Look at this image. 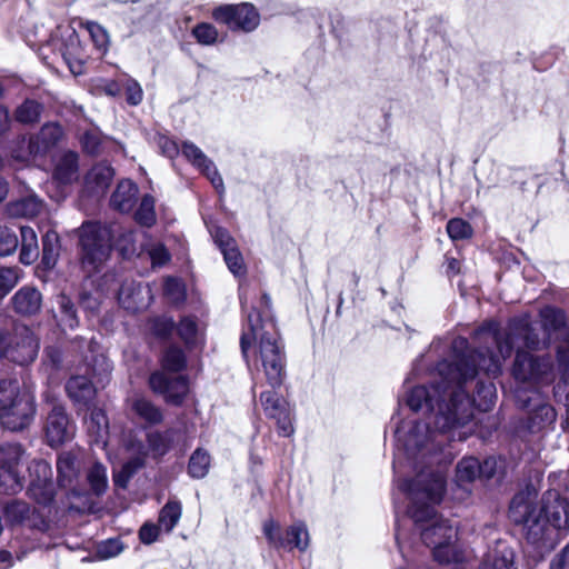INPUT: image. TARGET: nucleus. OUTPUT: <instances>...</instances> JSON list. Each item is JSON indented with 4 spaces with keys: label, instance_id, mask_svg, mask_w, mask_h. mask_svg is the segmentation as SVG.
I'll list each match as a JSON object with an SVG mask.
<instances>
[{
    "label": "nucleus",
    "instance_id": "28",
    "mask_svg": "<svg viewBox=\"0 0 569 569\" xmlns=\"http://www.w3.org/2000/svg\"><path fill=\"white\" fill-rule=\"evenodd\" d=\"M557 413L555 409L548 403L538 405L529 417V428L532 431L541 430L556 420Z\"/></svg>",
    "mask_w": 569,
    "mask_h": 569
},
{
    "label": "nucleus",
    "instance_id": "2",
    "mask_svg": "<svg viewBox=\"0 0 569 569\" xmlns=\"http://www.w3.org/2000/svg\"><path fill=\"white\" fill-rule=\"evenodd\" d=\"M410 499L408 512L420 530L422 542L431 549L440 563L459 562L463 550L459 543L458 529L450 520L438 516L433 505L439 503L445 492V479L440 473L426 477L419 475L413 481L399 485Z\"/></svg>",
    "mask_w": 569,
    "mask_h": 569
},
{
    "label": "nucleus",
    "instance_id": "19",
    "mask_svg": "<svg viewBox=\"0 0 569 569\" xmlns=\"http://www.w3.org/2000/svg\"><path fill=\"white\" fill-rule=\"evenodd\" d=\"M69 32L68 41L59 47V51L73 74L82 73V50L79 37L74 30Z\"/></svg>",
    "mask_w": 569,
    "mask_h": 569
},
{
    "label": "nucleus",
    "instance_id": "62",
    "mask_svg": "<svg viewBox=\"0 0 569 569\" xmlns=\"http://www.w3.org/2000/svg\"><path fill=\"white\" fill-rule=\"evenodd\" d=\"M551 569H569V545L565 547L561 555L553 561Z\"/></svg>",
    "mask_w": 569,
    "mask_h": 569
},
{
    "label": "nucleus",
    "instance_id": "14",
    "mask_svg": "<svg viewBox=\"0 0 569 569\" xmlns=\"http://www.w3.org/2000/svg\"><path fill=\"white\" fill-rule=\"evenodd\" d=\"M266 416L273 419L279 433L289 437L293 432L291 412L288 403L276 391H266L260 396Z\"/></svg>",
    "mask_w": 569,
    "mask_h": 569
},
{
    "label": "nucleus",
    "instance_id": "12",
    "mask_svg": "<svg viewBox=\"0 0 569 569\" xmlns=\"http://www.w3.org/2000/svg\"><path fill=\"white\" fill-rule=\"evenodd\" d=\"M30 485L28 493L40 505H49L54 498L51 467L47 461L36 460L29 466Z\"/></svg>",
    "mask_w": 569,
    "mask_h": 569
},
{
    "label": "nucleus",
    "instance_id": "38",
    "mask_svg": "<svg viewBox=\"0 0 569 569\" xmlns=\"http://www.w3.org/2000/svg\"><path fill=\"white\" fill-rule=\"evenodd\" d=\"M210 467V456L202 449H197L189 460V473L193 478H203Z\"/></svg>",
    "mask_w": 569,
    "mask_h": 569
},
{
    "label": "nucleus",
    "instance_id": "21",
    "mask_svg": "<svg viewBox=\"0 0 569 569\" xmlns=\"http://www.w3.org/2000/svg\"><path fill=\"white\" fill-rule=\"evenodd\" d=\"M138 187L131 180H122L118 183L111 197V204L121 212H129L137 199Z\"/></svg>",
    "mask_w": 569,
    "mask_h": 569
},
{
    "label": "nucleus",
    "instance_id": "6",
    "mask_svg": "<svg viewBox=\"0 0 569 569\" xmlns=\"http://www.w3.org/2000/svg\"><path fill=\"white\" fill-rule=\"evenodd\" d=\"M40 343L33 331L18 325L9 333L0 332V356L20 366L32 363L39 352Z\"/></svg>",
    "mask_w": 569,
    "mask_h": 569
},
{
    "label": "nucleus",
    "instance_id": "44",
    "mask_svg": "<svg viewBox=\"0 0 569 569\" xmlns=\"http://www.w3.org/2000/svg\"><path fill=\"white\" fill-rule=\"evenodd\" d=\"M87 29L97 50L104 54L110 44L107 30L99 23L92 21L87 23Z\"/></svg>",
    "mask_w": 569,
    "mask_h": 569
},
{
    "label": "nucleus",
    "instance_id": "16",
    "mask_svg": "<svg viewBox=\"0 0 569 569\" xmlns=\"http://www.w3.org/2000/svg\"><path fill=\"white\" fill-rule=\"evenodd\" d=\"M10 301L16 313L30 317L41 310L42 295L36 287L23 286L12 296Z\"/></svg>",
    "mask_w": 569,
    "mask_h": 569
},
{
    "label": "nucleus",
    "instance_id": "26",
    "mask_svg": "<svg viewBox=\"0 0 569 569\" xmlns=\"http://www.w3.org/2000/svg\"><path fill=\"white\" fill-rule=\"evenodd\" d=\"M79 463L71 452H62L57 460L58 480L61 486H68L78 476Z\"/></svg>",
    "mask_w": 569,
    "mask_h": 569
},
{
    "label": "nucleus",
    "instance_id": "47",
    "mask_svg": "<svg viewBox=\"0 0 569 569\" xmlns=\"http://www.w3.org/2000/svg\"><path fill=\"white\" fill-rule=\"evenodd\" d=\"M447 232L452 240H462L472 236V228L466 220L453 218L447 223Z\"/></svg>",
    "mask_w": 569,
    "mask_h": 569
},
{
    "label": "nucleus",
    "instance_id": "46",
    "mask_svg": "<svg viewBox=\"0 0 569 569\" xmlns=\"http://www.w3.org/2000/svg\"><path fill=\"white\" fill-rule=\"evenodd\" d=\"M0 463L6 467L12 465L17 469L24 452L18 443H6L0 446Z\"/></svg>",
    "mask_w": 569,
    "mask_h": 569
},
{
    "label": "nucleus",
    "instance_id": "11",
    "mask_svg": "<svg viewBox=\"0 0 569 569\" xmlns=\"http://www.w3.org/2000/svg\"><path fill=\"white\" fill-rule=\"evenodd\" d=\"M34 415V400L29 392H22L18 400L0 409L3 428L19 431L30 425Z\"/></svg>",
    "mask_w": 569,
    "mask_h": 569
},
{
    "label": "nucleus",
    "instance_id": "8",
    "mask_svg": "<svg viewBox=\"0 0 569 569\" xmlns=\"http://www.w3.org/2000/svg\"><path fill=\"white\" fill-rule=\"evenodd\" d=\"M263 533L269 545L276 549L291 550L297 548L303 551L309 545L308 530L301 522L290 526L283 535L279 523L270 519L263 523Z\"/></svg>",
    "mask_w": 569,
    "mask_h": 569
},
{
    "label": "nucleus",
    "instance_id": "20",
    "mask_svg": "<svg viewBox=\"0 0 569 569\" xmlns=\"http://www.w3.org/2000/svg\"><path fill=\"white\" fill-rule=\"evenodd\" d=\"M513 551L506 543L498 542L486 555L479 569H516Z\"/></svg>",
    "mask_w": 569,
    "mask_h": 569
},
{
    "label": "nucleus",
    "instance_id": "33",
    "mask_svg": "<svg viewBox=\"0 0 569 569\" xmlns=\"http://www.w3.org/2000/svg\"><path fill=\"white\" fill-rule=\"evenodd\" d=\"M182 512L181 503L178 501L167 502L159 515V527L166 532H170L178 521L180 520Z\"/></svg>",
    "mask_w": 569,
    "mask_h": 569
},
{
    "label": "nucleus",
    "instance_id": "64",
    "mask_svg": "<svg viewBox=\"0 0 569 569\" xmlns=\"http://www.w3.org/2000/svg\"><path fill=\"white\" fill-rule=\"evenodd\" d=\"M121 87L118 81L110 80L104 84L106 93L110 97H117L121 92Z\"/></svg>",
    "mask_w": 569,
    "mask_h": 569
},
{
    "label": "nucleus",
    "instance_id": "29",
    "mask_svg": "<svg viewBox=\"0 0 569 569\" xmlns=\"http://www.w3.org/2000/svg\"><path fill=\"white\" fill-rule=\"evenodd\" d=\"M22 489V481L18 470L9 465L6 467L0 463V492L6 495H14Z\"/></svg>",
    "mask_w": 569,
    "mask_h": 569
},
{
    "label": "nucleus",
    "instance_id": "35",
    "mask_svg": "<svg viewBox=\"0 0 569 569\" xmlns=\"http://www.w3.org/2000/svg\"><path fill=\"white\" fill-rule=\"evenodd\" d=\"M87 480L96 496L104 493L108 488L106 467L101 463H94L88 471Z\"/></svg>",
    "mask_w": 569,
    "mask_h": 569
},
{
    "label": "nucleus",
    "instance_id": "57",
    "mask_svg": "<svg viewBox=\"0 0 569 569\" xmlns=\"http://www.w3.org/2000/svg\"><path fill=\"white\" fill-rule=\"evenodd\" d=\"M149 256L153 266H163L170 259L168 250L162 244H156L149 250Z\"/></svg>",
    "mask_w": 569,
    "mask_h": 569
},
{
    "label": "nucleus",
    "instance_id": "1",
    "mask_svg": "<svg viewBox=\"0 0 569 569\" xmlns=\"http://www.w3.org/2000/svg\"><path fill=\"white\" fill-rule=\"evenodd\" d=\"M480 358L477 355L458 356L453 363L439 362L437 370L441 381L430 388L415 387L407 399L408 406L418 411L426 408L432 413L430 421L435 425V431L429 428V422H417L402 439V431L397 429V438L403 442V448L409 456H413L435 440V432H447L456 427L465 426L473 415L475 400L463 391L462 383L476 377Z\"/></svg>",
    "mask_w": 569,
    "mask_h": 569
},
{
    "label": "nucleus",
    "instance_id": "40",
    "mask_svg": "<svg viewBox=\"0 0 569 569\" xmlns=\"http://www.w3.org/2000/svg\"><path fill=\"white\" fill-rule=\"evenodd\" d=\"M161 363L163 370L170 372H179L186 366V357L181 349L177 347H170L166 350Z\"/></svg>",
    "mask_w": 569,
    "mask_h": 569
},
{
    "label": "nucleus",
    "instance_id": "42",
    "mask_svg": "<svg viewBox=\"0 0 569 569\" xmlns=\"http://www.w3.org/2000/svg\"><path fill=\"white\" fill-rule=\"evenodd\" d=\"M134 217L141 226L150 227L156 222L153 197L147 194L142 198Z\"/></svg>",
    "mask_w": 569,
    "mask_h": 569
},
{
    "label": "nucleus",
    "instance_id": "53",
    "mask_svg": "<svg viewBox=\"0 0 569 569\" xmlns=\"http://www.w3.org/2000/svg\"><path fill=\"white\" fill-rule=\"evenodd\" d=\"M63 138V128L58 122H48L40 130L39 142H60Z\"/></svg>",
    "mask_w": 569,
    "mask_h": 569
},
{
    "label": "nucleus",
    "instance_id": "5",
    "mask_svg": "<svg viewBox=\"0 0 569 569\" xmlns=\"http://www.w3.org/2000/svg\"><path fill=\"white\" fill-rule=\"evenodd\" d=\"M112 233L108 227L83 223L79 231L80 261L87 273L98 271L111 253Z\"/></svg>",
    "mask_w": 569,
    "mask_h": 569
},
{
    "label": "nucleus",
    "instance_id": "34",
    "mask_svg": "<svg viewBox=\"0 0 569 569\" xmlns=\"http://www.w3.org/2000/svg\"><path fill=\"white\" fill-rule=\"evenodd\" d=\"M57 305L60 311L59 322L67 328L73 329L78 325L77 312L71 299L66 295L57 296Z\"/></svg>",
    "mask_w": 569,
    "mask_h": 569
},
{
    "label": "nucleus",
    "instance_id": "61",
    "mask_svg": "<svg viewBox=\"0 0 569 569\" xmlns=\"http://www.w3.org/2000/svg\"><path fill=\"white\" fill-rule=\"evenodd\" d=\"M134 469H136V466H133L131 462L126 463L122 468L121 473L114 478L116 485L124 487L127 479L131 477Z\"/></svg>",
    "mask_w": 569,
    "mask_h": 569
},
{
    "label": "nucleus",
    "instance_id": "49",
    "mask_svg": "<svg viewBox=\"0 0 569 569\" xmlns=\"http://www.w3.org/2000/svg\"><path fill=\"white\" fill-rule=\"evenodd\" d=\"M17 234L7 227L0 226V256H10L18 248Z\"/></svg>",
    "mask_w": 569,
    "mask_h": 569
},
{
    "label": "nucleus",
    "instance_id": "50",
    "mask_svg": "<svg viewBox=\"0 0 569 569\" xmlns=\"http://www.w3.org/2000/svg\"><path fill=\"white\" fill-rule=\"evenodd\" d=\"M88 430L96 437H101L102 432L108 427V421L104 412L100 409H93L90 413V418L87 421Z\"/></svg>",
    "mask_w": 569,
    "mask_h": 569
},
{
    "label": "nucleus",
    "instance_id": "59",
    "mask_svg": "<svg viewBox=\"0 0 569 569\" xmlns=\"http://www.w3.org/2000/svg\"><path fill=\"white\" fill-rule=\"evenodd\" d=\"M160 527L156 525L146 523L139 531V537L143 543H152L157 540Z\"/></svg>",
    "mask_w": 569,
    "mask_h": 569
},
{
    "label": "nucleus",
    "instance_id": "48",
    "mask_svg": "<svg viewBox=\"0 0 569 569\" xmlns=\"http://www.w3.org/2000/svg\"><path fill=\"white\" fill-rule=\"evenodd\" d=\"M222 254L229 270L234 276H241L244 273L243 259L234 244L230 248L223 247Z\"/></svg>",
    "mask_w": 569,
    "mask_h": 569
},
{
    "label": "nucleus",
    "instance_id": "31",
    "mask_svg": "<svg viewBox=\"0 0 569 569\" xmlns=\"http://www.w3.org/2000/svg\"><path fill=\"white\" fill-rule=\"evenodd\" d=\"M42 104L36 100H24L14 111V118L18 122L23 124H32L39 121Z\"/></svg>",
    "mask_w": 569,
    "mask_h": 569
},
{
    "label": "nucleus",
    "instance_id": "36",
    "mask_svg": "<svg viewBox=\"0 0 569 569\" xmlns=\"http://www.w3.org/2000/svg\"><path fill=\"white\" fill-rule=\"evenodd\" d=\"M30 513L31 508L24 501H12L4 509L6 520L12 526L23 523Z\"/></svg>",
    "mask_w": 569,
    "mask_h": 569
},
{
    "label": "nucleus",
    "instance_id": "55",
    "mask_svg": "<svg viewBox=\"0 0 569 569\" xmlns=\"http://www.w3.org/2000/svg\"><path fill=\"white\" fill-rule=\"evenodd\" d=\"M42 363L44 367H50L51 369L60 368L62 363V352L57 347H47L43 352Z\"/></svg>",
    "mask_w": 569,
    "mask_h": 569
},
{
    "label": "nucleus",
    "instance_id": "51",
    "mask_svg": "<svg viewBox=\"0 0 569 569\" xmlns=\"http://www.w3.org/2000/svg\"><path fill=\"white\" fill-rule=\"evenodd\" d=\"M164 295L173 303H179L184 299V288L180 280L176 278H167L164 281Z\"/></svg>",
    "mask_w": 569,
    "mask_h": 569
},
{
    "label": "nucleus",
    "instance_id": "25",
    "mask_svg": "<svg viewBox=\"0 0 569 569\" xmlns=\"http://www.w3.org/2000/svg\"><path fill=\"white\" fill-rule=\"evenodd\" d=\"M20 261L23 264L33 263L39 257V244L36 231L31 227H21Z\"/></svg>",
    "mask_w": 569,
    "mask_h": 569
},
{
    "label": "nucleus",
    "instance_id": "54",
    "mask_svg": "<svg viewBox=\"0 0 569 569\" xmlns=\"http://www.w3.org/2000/svg\"><path fill=\"white\" fill-rule=\"evenodd\" d=\"M478 396L483 399L477 403L480 410L487 411L495 402L496 399V388L493 383H480L478 388Z\"/></svg>",
    "mask_w": 569,
    "mask_h": 569
},
{
    "label": "nucleus",
    "instance_id": "24",
    "mask_svg": "<svg viewBox=\"0 0 569 569\" xmlns=\"http://www.w3.org/2000/svg\"><path fill=\"white\" fill-rule=\"evenodd\" d=\"M42 202L36 196L12 201L7 206V212L13 218H33L42 210Z\"/></svg>",
    "mask_w": 569,
    "mask_h": 569
},
{
    "label": "nucleus",
    "instance_id": "45",
    "mask_svg": "<svg viewBox=\"0 0 569 569\" xmlns=\"http://www.w3.org/2000/svg\"><path fill=\"white\" fill-rule=\"evenodd\" d=\"M178 333L180 338L187 343H196L199 338V328L198 323L194 318L192 317H184L180 320L178 325Z\"/></svg>",
    "mask_w": 569,
    "mask_h": 569
},
{
    "label": "nucleus",
    "instance_id": "4",
    "mask_svg": "<svg viewBox=\"0 0 569 569\" xmlns=\"http://www.w3.org/2000/svg\"><path fill=\"white\" fill-rule=\"evenodd\" d=\"M251 309L248 315L249 332L241 336L242 353L247 357L250 341L254 340L257 360L261 363L268 383L272 388L280 387L284 378L286 357L276 323L269 315L270 298L262 295L259 309L256 306H251Z\"/></svg>",
    "mask_w": 569,
    "mask_h": 569
},
{
    "label": "nucleus",
    "instance_id": "52",
    "mask_svg": "<svg viewBox=\"0 0 569 569\" xmlns=\"http://www.w3.org/2000/svg\"><path fill=\"white\" fill-rule=\"evenodd\" d=\"M122 86L126 91V100L130 106H138L142 102L143 91L137 80L127 78Z\"/></svg>",
    "mask_w": 569,
    "mask_h": 569
},
{
    "label": "nucleus",
    "instance_id": "58",
    "mask_svg": "<svg viewBox=\"0 0 569 569\" xmlns=\"http://www.w3.org/2000/svg\"><path fill=\"white\" fill-rule=\"evenodd\" d=\"M174 327V322L170 318H157L153 320L152 330L159 337L168 336Z\"/></svg>",
    "mask_w": 569,
    "mask_h": 569
},
{
    "label": "nucleus",
    "instance_id": "60",
    "mask_svg": "<svg viewBox=\"0 0 569 569\" xmlns=\"http://www.w3.org/2000/svg\"><path fill=\"white\" fill-rule=\"evenodd\" d=\"M216 243L219 246L221 252L223 251V247H232L234 244V240L229 236V233L221 229L217 228L212 233Z\"/></svg>",
    "mask_w": 569,
    "mask_h": 569
},
{
    "label": "nucleus",
    "instance_id": "22",
    "mask_svg": "<svg viewBox=\"0 0 569 569\" xmlns=\"http://www.w3.org/2000/svg\"><path fill=\"white\" fill-rule=\"evenodd\" d=\"M66 389L70 399L78 403H87L96 393L91 380L82 375L71 377L67 382Z\"/></svg>",
    "mask_w": 569,
    "mask_h": 569
},
{
    "label": "nucleus",
    "instance_id": "3",
    "mask_svg": "<svg viewBox=\"0 0 569 569\" xmlns=\"http://www.w3.org/2000/svg\"><path fill=\"white\" fill-rule=\"evenodd\" d=\"M565 323V316L559 309L546 307L540 311V322L529 323L527 318L513 322L505 336L500 335L495 325L482 327L476 331V337L485 342L496 343L498 353L490 350L478 351L479 366L487 375L497 376L501 362L510 357L515 343V336L521 335L523 345L528 349H540L550 343L553 335Z\"/></svg>",
    "mask_w": 569,
    "mask_h": 569
},
{
    "label": "nucleus",
    "instance_id": "10",
    "mask_svg": "<svg viewBox=\"0 0 569 569\" xmlns=\"http://www.w3.org/2000/svg\"><path fill=\"white\" fill-rule=\"evenodd\" d=\"M181 146L182 149L180 150L179 144H162L161 152L169 158H173L182 152V156L186 157L194 167L201 170L211 181L214 189L222 194L224 192L223 180L218 173L212 161L209 160L196 144Z\"/></svg>",
    "mask_w": 569,
    "mask_h": 569
},
{
    "label": "nucleus",
    "instance_id": "17",
    "mask_svg": "<svg viewBox=\"0 0 569 569\" xmlns=\"http://www.w3.org/2000/svg\"><path fill=\"white\" fill-rule=\"evenodd\" d=\"M53 178L62 184H69L78 180V156L72 151H62L52 154Z\"/></svg>",
    "mask_w": 569,
    "mask_h": 569
},
{
    "label": "nucleus",
    "instance_id": "56",
    "mask_svg": "<svg viewBox=\"0 0 569 569\" xmlns=\"http://www.w3.org/2000/svg\"><path fill=\"white\" fill-rule=\"evenodd\" d=\"M122 549L123 546L119 539H109L99 545L98 551L103 558H111L118 556Z\"/></svg>",
    "mask_w": 569,
    "mask_h": 569
},
{
    "label": "nucleus",
    "instance_id": "37",
    "mask_svg": "<svg viewBox=\"0 0 569 569\" xmlns=\"http://www.w3.org/2000/svg\"><path fill=\"white\" fill-rule=\"evenodd\" d=\"M22 393L20 392V385L17 379L1 378L0 379V409L9 406Z\"/></svg>",
    "mask_w": 569,
    "mask_h": 569
},
{
    "label": "nucleus",
    "instance_id": "9",
    "mask_svg": "<svg viewBox=\"0 0 569 569\" xmlns=\"http://www.w3.org/2000/svg\"><path fill=\"white\" fill-rule=\"evenodd\" d=\"M512 372L520 381L549 383L555 378L550 358H533L527 352L517 353Z\"/></svg>",
    "mask_w": 569,
    "mask_h": 569
},
{
    "label": "nucleus",
    "instance_id": "30",
    "mask_svg": "<svg viewBox=\"0 0 569 569\" xmlns=\"http://www.w3.org/2000/svg\"><path fill=\"white\" fill-rule=\"evenodd\" d=\"M481 471L478 459L473 457L463 458L456 468V479L459 486L472 482Z\"/></svg>",
    "mask_w": 569,
    "mask_h": 569
},
{
    "label": "nucleus",
    "instance_id": "18",
    "mask_svg": "<svg viewBox=\"0 0 569 569\" xmlns=\"http://www.w3.org/2000/svg\"><path fill=\"white\" fill-rule=\"evenodd\" d=\"M113 176V169L109 164H96L84 177V188L89 193H104L109 188Z\"/></svg>",
    "mask_w": 569,
    "mask_h": 569
},
{
    "label": "nucleus",
    "instance_id": "32",
    "mask_svg": "<svg viewBox=\"0 0 569 569\" xmlns=\"http://www.w3.org/2000/svg\"><path fill=\"white\" fill-rule=\"evenodd\" d=\"M59 256V236L54 230H48L42 238V263L53 268Z\"/></svg>",
    "mask_w": 569,
    "mask_h": 569
},
{
    "label": "nucleus",
    "instance_id": "41",
    "mask_svg": "<svg viewBox=\"0 0 569 569\" xmlns=\"http://www.w3.org/2000/svg\"><path fill=\"white\" fill-rule=\"evenodd\" d=\"M192 36L202 46H213L219 41L217 28L207 22H201L192 29Z\"/></svg>",
    "mask_w": 569,
    "mask_h": 569
},
{
    "label": "nucleus",
    "instance_id": "7",
    "mask_svg": "<svg viewBox=\"0 0 569 569\" xmlns=\"http://www.w3.org/2000/svg\"><path fill=\"white\" fill-rule=\"evenodd\" d=\"M212 18L232 31L251 32L260 23L257 9L248 2L217 7L212 11Z\"/></svg>",
    "mask_w": 569,
    "mask_h": 569
},
{
    "label": "nucleus",
    "instance_id": "15",
    "mask_svg": "<svg viewBox=\"0 0 569 569\" xmlns=\"http://www.w3.org/2000/svg\"><path fill=\"white\" fill-rule=\"evenodd\" d=\"M150 388L162 395L168 402L179 405L188 393V381L183 377L169 379L162 371L153 372L149 379Z\"/></svg>",
    "mask_w": 569,
    "mask_h": 569
},
{
    "label": "nucleus",
    "instance_id": "39",
    "mask_svg": "<svg viewBox=\"0 0 569 569\" xmlns=\"http://www.w3.org/2000/svg\"><path fill=\"white\" fill-rule=\"evenodd\" d=\"M173 441V431L148 433V445L156 456L164 455Z\"/></svg>",
    "mask_w": 569,
    "mask_h": 569
},
{
    "label": "nucleus",
    "instance_id": "23",
    "mask_svg": "<svg viewBox=\"0 0 569 569\" xmlns=\"http://www.w3.org/2000/svg\"><path fill=\"white\" fill-rule=\"evenodd\" d=\"M148 293L140 284L134 282L123 283L119 289V303L129 311H138L144 307L143 293Z\"/></svg>",
    "mask_w": 569,
    "mask_h": 569
},
{
    "label": "nucleus",
    "instance_id": "13",
    "mask_svg": "<svg viewBox=\"0 0 569 569\" xmlns=\"http://www.w3.org/2000/svg\"><path fill=\"white\" fill-rule=\"evenodd\" d=\"M76 427L67 415L64 408L54 405L48 413L44 433L50 447H58L71 440L74 436Z\"/></svg>",
    "mask_w": 569,
    "mask_h": 569
},
{
    "label": "nucleus",
    "instance_id": "43",
    "mask_svg": "<svg viewBox=\"0 0 569 569\" xmlns=\"http://www.w3.org/2000/svg\"><path fill=\"white\" fill-rule=\"evenodd\" d=\"M21 270L17 267L0 268V299L9 293V291L19 282Z\"/></svg>",
    "mask_w": 569,
    "mask_h": 569
},
{
    "label": "nucleus",
    "instance_id": "63",
    "mask_svg": "<svg viewBox=\"0 0 569 569\" xmlns=\"http://www.w3.org/2000/svg\"><path fill=\"white\" fill-rule=\"evenodd\" d=\"M10 126V117L8 109L0 104V136L4 133Z\"/></svg>",
    "mask_w": 569,
    "mask_h": 569
},
{
    "label": "nucleus",
    "instance_id": "27",
    "mask_svg": "<svg viewBox=\"0 0 569 569\" xmlns=\"http://www.w3.org/2000/svg\"><path fill=\"white\" fill-rule=\"evenodd\" d=\"M131 409L148 423H159L162 420L161 411L144 397H134L131 400Z\"/></svg>",
    "mask_w": 569,
    "mask_h": 569
}]
</instances>
